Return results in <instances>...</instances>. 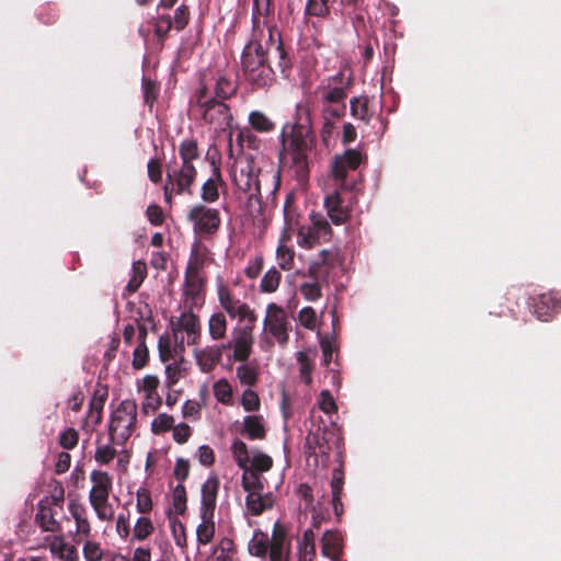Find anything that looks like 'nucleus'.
Here are the masks:
<instances>
[{
    "mask_svg": "<svg viewBox=\"0 0 561 561\" xmlns=\"http://www.w3.org/2000/svg\"><path fill=\"white\" fill-rule=\"evenodd\" d=\"M298 320L302 327L308 330H314L317 325V314L312 307H305L298 313Z\"/></svg>",
    "mask_w": 561,
    "mask_h": 561,
    "instance_id": "obj_64",
    "label": "nucleus"
},
{
    "mask_svg": "<svg viewBox=\"0 0 561 561\" xmlns=\"http://www.w3.org/2000/svg\"><path fill=\"white\" fill-rule=\"evenodd\" d=\"M331 252L328 250H322L319 253V256L316 261L311 262L309 265L307 276L312 278L313 280L318 283H329V277L331 274V271L333 268V263L330 260Z\"/></svg>",
    "mask_w": 561,
    "mask_h": 561,
    "instance_id": "obj_17",
    "label": "nucleus"
},
{
    "mask_svg": "<svg viewBox=\"0 0 561 561\" xmlns=\"http://www.w3.org/2000/svg\"><path fill=\"white\" fill-rule=\"evenodd\" d=\"M236 186L243 193H248L250 198L261 195V184L257 174L252 167L241 169L239 175H234Z\"/></svg>",
    "mask_w": 561,
    "mask_h": 561,
    "instance_id": "obj_18",
    "label": "nucleus"
},
{
    "mask_svg": "<svg viewBox=\"0 0 561 561\" xmlns=\"http://www.w3.org/2000/svg\"><path fill=\"white\" fill-rule=\"evenodd\" d=\"M179 325L188 335H198L201 330L199 318L192 311L185 312L181 316L179 320Z\"/></svg>",
    "mask_w": 561,
    "mask_h": 561,
    "instance_id": "obj_42",
    "label": "nucleus"
},
{
    "mask_svg": "<svg viewBox=\"0 0 561 561\" xmlns=\"http://www.w3.org/2000/svg\"><path fill=\"white\" fill-rule=\"evenodd\" d=\"M35 520L45 531L55 533L59 530V523L55 519L53 511L48 506L43 504L39 505Z\"/></svg>",
    "mask_w": 561,
    "mask_h": 561,
    "instance_id": "obj_32",
    "label": "nucleus"
},
{
    "mask_svg": "<svg viewBox=\"0 0 561 561\" xmlns=\"http://www.w3.org/2000/svg\"><path fill=\"white\" fill-rule=\"evenodd\" d=\"M238 88L239 84L237 80L228 75L221 73L215 79L211 96L225 102L237 94Z\"/></svg>",
    "mask_w": 561,
    "mask_h": 561,
    "instance_id": "obj_21",
    "label": "nucleus"
},
{
    "mask_svg": "<svg viewBox=\"0 0 561 561\" xmlns=\"http://www.w3.org/2000/svg\"><path fill=\"white\" fill-rule=\"evenodd\" d=\"M227 319L224 312H216L208 320V331L213 340H221L227 333Z\"/></svg>",
    "mask_w": 561,
    "mask_h": 561,
    "instance_id": "obj_33",
    "label": "nucleus"
},
{
    "mask_svg": "<svg viewBox=\"0 0 561 561\" xmlns=\"http://www.w3.org/2000/svg\"><path fill=\"white\" fill-rule=\"evenodd\" d=\"M219 484L218 477L213 474L202 485L201 518L214 517Z\"/></svg>",
    "mask_w": 561,
    "mask_h": 561,
    "instance_id": "obj_14",
    "label": "nucleus"
},
{
    "mask_svg": "<svg viewBox=\"0 0 561 561\" xmlns=\"http://www.w3.org/2000/svg\"><path fill=\"white\" fill-rule=\"evenodd\" d=\"M270 538L266 533L256 529L249 541L248 550L251 556L265 558L270 553Z\"/></svg>",
    "mask_w": 561,
    "mask_h": 561,
    "instance_id": "obj_27",
    "label": "nucleus"
},
{
    "mask_svg": "<svg viewBox=\"0 0 561 561\" xmlns=\"http://www.w3.org/2000/svg\"><path fill=\"white\" fill-rule=\"evenodd\" d=\"M329 0H308L306 4V14L323 18L329 14Z\"/></svg>",
    "mask_w": 561,
    "mask_h": 561,
    "instance_id": "obj_54",
    "label": "nucleus"
},
{
    "mask_svg": "<svg viewBox=\"0 0 561 561\" xmlns=\"http://www.w3.org/2000/svg\"><path fill=\"white\" fill-rule=\"evenodd\" d=\"M100 520H112L114 517L113 506L108 503V499L90 503Z\"/></svg>",
    "mask_w": 561,
    "mask_h": 561,
    "instance_id": "obj_53",
    "label": "nucleus"
},
{
    "mask_svg": "<svg viewBox=\"0 0 561 561\" xmlns=\"http://www.w3.org/2000/svg\"><path fill=\"white\" fill-rule=\"evenodd\" d=\"M136 496H137V504H136L137 511L140 514H147V513L151 512L152 500H151V494H150L149 490H147L145 488H140L137 490Z\"/></svg>",
    "mask_w": 561,
    "mask_h": 561,
    "instance_id": "obj_60",
    "label": "nucleus"
},
{
    "mask_svg": "<svg viewBox=\"0 0 561 561\" xmlns=\"http://www.w3.org/2000/svg\"><path fill=\"white\" fill-rule=\"evenodd\" d=\"M185 369L180 366V363H171L165 366V385L172 389L179 380L184 376Z\"/></svg>",
    "mask_w": 561,
    "mask_h": 561,
    "instance_id": "obj_52",
    "label": "nucleus"
},
{
    "mask_svg": "<svg viewBox=\"0 0 561 561\" xmlns=\"http://www.w3.org/2000/svg\"><path fill=\"white\" fill-rule=\"evenodd\" d=\"M226 186L220 168L215 165L213 175L202 185L201 198L205 203H215L219 198V187Z\"/></svg>",
    "mask_w": 561,
    "mask_h": 561,
    "instance_id": "obj_20",
    "label": "nucleus"
},
{
    "mask_svg": "<svg viewBox=\"0 0 561 561\" xmlns=\"http://www.w3.org/2000/svg\"><path fill=\"white\" fill-rule=\"evenodd\" d=\"M174 419L167 413H160L151 424V431L154 434H162L173 428Z\"/></svg>",
    "mask_w": 561,
    "mask_h": 561,
    "instance_id": "obj_56",
    "label": "nucleus"
},
{
    "mask_svg": "<svg viewBox=\"0 0 561 561\" xmlns=\"http://www.w3.org/2000/svg\"><path fill=\"white\" fill-rule=\"evenodd\" d=\"M363 161L362 153L356 149H346L342 154H335L331 163V176L337 188L352 191L356 182L350 175L358 169Z\"/></svg>",
    "mask_w": 561,
    "mask_h": 561,
    "instance_id": "obj_8",
    "label": "nucleus"
},
{
    "mask_svg": "<svg viewBox=\"0 0 561 561\" xmlns=\"http://www.w3.org/2000/svg\"><path fill=\"white\" fill-rule=\"evenodd\" d=\"M186 490L182 483H179L173 490V507L176 514L182 515L186 511Z\"/></svg>",
    "mask_w": 561,
    "mask_h": 561,
    "instance_id": "obj_58",
    "label": "nucleus"
},
{
    "mask_svg": "<svg viewBox=\"0 0 561 561\" xmlns=\"http://www.w3.org/2000/svg\"><path fill=\"white\" fill-rule=\"evenodd\" d=\"M137 403L135 400H123L111 414L108 424L110 442L125 446L137 426Z\"/></svg>",
    "mask_w": 561,
    "mask_h": 561,
    "instance_id": "obj_6",
    "label": "nucleus"
},
{
    "mask_svg": "<svg viewBox=\"0 0 561 561\" xmlns=\"http://www.w3.org/2000/svg\"><path fill=\"white\" fill-rule=\"evenodd\" d=\"M108 391L106 387H100L94 390L93 397L90 401V413H96L95 423L100 424L102 420V412L107 399Z\"/></svg>",
    "mask_w": 561,
    "mask_h": 561,
    "instance_id": "obj_37",
    "label": "nucleus"
},
{
    "mask_svg": "<svg viewBox=\"0 0 561 561\" xmlns=\"http://www.w3.org/2000/svg\"><path fill=\"white\" fill-rule=\"evenodd\" d=\"M299 550H300V553L304 554L305 559L307 558L308 554H310L309 560H311L312 557L314 556V553H316L314 533L311 529H307L304 531Z\"/></svg>",
    "mask_w": 561,
    "mask_h": 561,
    "instance_id": "obj_62",
    "label": "nucleus"
},
{
    "mask_svg": "<svg viewBox=\"0 0 561 561\" xmlns=\"http://www.w3.org/2000/svg\"><path fill=\"white\" fill-rule=\"evenodd\" d=\"M280 144V160L289 159L297 180L305 182L309 176V153L316 145V135L307 108H298L296 121L283 127Z\"/></svg>",
    "mask_w": 561,
    "mask_h": 561,
    "instance_id": "obj_2",
    "label": "nucleus"
},
{
    "mask_svg": "<svg viewBox=\"0 0 561 561\" xmlns=\"http://www.w3.org/2000/svg\"><path fill=\"white\" fill-rule=\"evenodd\" d=\"M234 551V542L230 538H222L215 549V554L218 561H230L231 554Z\"/></svg>",
    "mask_w": 561,
    "mask_h": 561,
    "instance_id": "obj_55",
    "label": "nucleus"
},
{
    "mask_svg": "<svg viewBox=\"0 0 561 561\" xmlns=\"http://www.w3.org/2000/svg\"><path fill=\"white\" fill-rule=\"evenodd\" d=\"M339 190L340 188L336 187L332 194L325 196L324 198V207L327 209L328 216L336 226L345 224L350 218V210L347 207L343 206V199Z\"/></svg>",
    "mask_w": 561,
    "mask_h": 561,
    "instance_id": "obj_16",
    "label": "nucleus"
},
{
    "mask_svg": "<svg viewBox=\"0 0 561 561\" xmlns=\"http://www.w3.org/2000/svg\"><path fill=\"white\" fill-rule=\"evenodd\" d=\"M241 469L243 470L241 484L245 492L264 490V483L260 472L250 469L249 466Z\"/></svg>",
    "mask_w": 561,
    "mask_h": 561,
    "instance_id": "obj_34",
    "label": "nucleus"
},
{
    "mask_svg": "<svg viewBox=\"0 0 561 561\" xmlns=\"http://www.w3.org/2000/svg\"><path fill=\"white\" fill-rule=\"evenodd\" d=\"M90 478L93 485L89 493V502L108 499L113 488L111 476L106 471L93 470Z\"/></svg>",
    "mask_w": 561,
    "mask_h": 561,
    "instance_id": "obj_15",
    "label": "nucleus"
},
{
    "mask_svg": "<svg viewBox=\"0 0 561 561\" xmlns=\"http://www.w3.org/2000/svg\"><path fill=\"white\" fill-rule=\"evenodd\" d=\"M214 396L217 401L226 404L231 401L232 398V388L227 379H219L214 383Z\"/></svg>",
    "mask_w": 561,
    "mask_h": 561,
    "instance_id": "obj_45",
    "label": "nucleus"
},
{
    "mask_svg": "<svg viewBox=\"0 0 561 561\" xmlns=\"http://www.w3.org/2000/svg\"><path fill=\"white\" fill-rule=\"evenodd\" d=\"M196 363L203 373H210L221 360V348L207 346L195 352Z\"/></svg>",
    "mask_w": 561,
    "mask_h": 561,
    "instance_id": "obj_22",
    "label": "nucleus"
},
{
    "mask_svg": "<svg viewBox=\"0 0 561 561\" xmlns=\"http://www.w3.org/2000/svg\"><path fill=\"white\" fill-rule=\"evenodd\" d=\"M268 30V36L263 43V30L252 28L251 38L244 46L241 54V70L244 80L253 90L268 89L276 81L275 69L272 62L275 61L276 68L285 73L293 67L291 58L284 47L279 32L263 22Z\"/></svg>",
    "mask_w": 561,
    "mask_h": 561,
    "instance_id": "obj_1",
    "label": "nucleus"
},
{
    "mask_svg": "<svg viewBox=\"0 0 561 561\" xmlns=\"http://www.w3.org/2000/svg\"><path fill=\"white\" fill-rule=\"evenodd\" d=\"M353 84V73L345 68L321 81L317 92L321 96L323 116L340 118L345 115V101Z\"/></svg>",
    "mask_w": 561,
    "mask_h": 561,
    "instance_id": "obj_4",
    "label": "nucleus"
},
{
    "mask_svg": "<svg viewBox=\"0 0 561 561\" xmlns=\"http://www.w3.org/2000/svg\"><path fill=\"white\" fill-rule=\"evenodd\" d=\"M248 510L255 516L261 515L273 505L272 494L262 495V491L248 492L245 497Z\"/></svg>",
    "mask_w": 561,
    "mask_h": 561,
    "instance_id": "obj_25",
    "label": "nucleus"
},
{
    "mask_svg": "<svg viewBox=\"0 0 561 561\" xmlns=\"http://www.w3.org/2000/svg\"><path fill=\"white\" fill-rule=\"evenodd\" d=\"M323 240L311 225L298 227L297 243L300 248L312 249Z\"/></svg>",
    "mask_w": 561,
    "mask_h": 561,
    "instance_id": "obj_30",
    "label": "nucleus"
},
{
    "mask_svg": "<svg viewBox=\"0 0 561 561\" xmlns=\"http://www.w3.org/2000/svg\"><path fill=\"white\" fill-rule=\"evenodd\" d=\"M180 167H168L163 186L164 199L171 205L173 195L192 194V186L197 178L194 161L201 157L198 142L195 138H186L179 146Z\"/></svg>",
    "mask_w": 561,
    "mask_h": 561,
    "instance_id": "obj_3",
    "label": "nucleus"
},
{
    "mask_svg": "<svg viewBox=\"0 0 561 561\" xmlns=\"http://www.w3.org/2000/svg\"><path fill=\"white\" fill-rule=\"evenodd\" d=\"M82 552L87 561H102L104 554L100 543L90 540L84 543Z\"/></svg>",
    "mask_w": 561,
    "mask_h": 561,
    "instance_id": "obj_63",
    "label": "nucleus"
},
{
    "mask_svg": "<svg viewBox=\"0 0 561 561\" xmlns=\"http://www.w3.org/2000/svg\"><path fill=\"white\" fill-rule=\"evenodd\" d=\"M205 284L206 280L202 275L185 274L184 296L196 302L204 290Z\"/></svg>",
    "mask_w": 561,
    "mask_h": 561,
    "instance_id": "obj_28",
    "label": "nucleus"
},
{
    "mask_svg": "<svg viewBox=\"0 0 561 561\" xmlns=\"http://www.w3.org/2000/svg\"><path fill=\"white\" fill-rule=\"evenodd\" d=\"M299 289L308 301H316L322 297L321 284L316 280L301 284Z\"/></svg>",
    "mask_w": 561,
    "mask_h": 561,
    "instance_id": "obj_59",
    "label": "nucleus"
},
{
    "mask_svg": "<svg viewBox=\"0 0 561 561\" xmlns=\"http://www.w3.org/2000/svg\"><path fill=\"white\" fill-rule=\"evenodd\" d=\"M114 443L108 440L106 445H99L95 449L94 459L100 465H108L116 457Z\"/></svg>",
    "mask_w": 561,
    "mask_h": 561,
    "instance_id": "obj_44",
    "label": "nucleus"
},
{
    "mask_svg": "<svg viewBox=\"0 0 561 561\" xmlns=\"http://www.w3.org/2000/svg\"><path fill=\"white\" fill-rule=\"evenodd\" d=\"M249 124L257 133H270L275 129V123L261 111L250 113Z\"/></svg>",
    "mask_w": 561,
    "mask_h": 561,
    "instance_id": "obj_35",
    "label": "nucleus"
},
{
    "mask_svg": "<svg viewBox=\"0 0 561 561\" xmlns=\"http://www.w3.org/2000/svg\"><path fill=\"white\" fill-rule=\"evenodd\" d=\"M147 277V265L144 261H137L133 264V275L127 283L126 290L129 294L136 293Z\"/></svg>",
    "mask_w": 561,
    "mask_h": 561,
    "instance_id": "obj_36",
    "label": "nucleus"
},
{
    "mask_svg": "<svg viewBox=\"0 0 561 561\" xmlns=\"http://www.w3.org/2000/svg\"><path fill=\"white\" fill-rule=\"evenodd\" d=\"M142 90L145 104H147L151 108L158 99L159 85L156 81L149 78H144Z\"/></svg>",
    "mask_w": 561,
    "mask_h": 561,
    "instance_id": "obj_48",
    "label": "nucleus"
},
{
    "mask_svg": "<svg viewBox=\"0 0 561 561\" xmlns=\"http://www.w3.org/2000/svg\"><path fill=\"white\" fill-rule=\"evenodd\" d=\"M153 26L156 36L161 42H163L173 27V22L170 14L159 15L157 19H154Z\"/></svg>",
    "mask_w": 561,
    "mask_h": 561,
    "instance_id": "obj_46",
    "label": "nucleus"
},
{
    "mask_svg": "<svg viewBox=\"0 0 561 561\" xmlns=\"http://www.w3.org/2000/svg\"><path fill=\"white\" fill-rule=\"evenodd\" d=\"M533 313L541 321H549L561 309V296L557 291L543 293L529 299Z\"/></svg>",
    "mask_w": 561,
    "mask_h": 561,
    "instance_id": "obj_12",
    "label": "nucleus"
},
{
    "mask_svg": "<svg viewBox=\"0 0 561 561\" xmlns=\"http://www.w3.org/2000/svg\"><path fill=\"white\" fill-rule=\"evenodd\" d=\"M278 266L284 271H289L294 266L295 252L285 244H279L276 250Z\"/></svg>",
    "mask_w": 561,
    "mask_h": 561,
    "instance_id": "obj_43",
    "label": "nucleus"
},
{
    "mask_svg": "<svg viewBox=\"0 0 561 561\" xmlns=\"http://www.w3.org/2000/svg\"><path fill=\"white\" fill-rule=\"evenodd\" d=\"M195 112L205 124L214 125L216 129L225 130L232 122L230 107L221 100L213 98L205 83H201L195 93Z\"/></svg>",
    "mask_w": 561,
    "mask_h": 561,
    "instance_id": "obj_5",
    "label": "nucleus"
},
{
    "mask_svg": "<svg viewBox=\"0 0 561 561\" xmlns=\"http://www.w3.org/2000/svg\"><path fill=\"white\" fill-rule=\"evenodd\" d=\"M250 469L256 472H266L273 467V459L264 453H256L249 463Z\"/></svg>",
    "mask_w": 561,
    "mask_h": 561,
    "instance_id": "obj_51",
    "label": "nucleus"
},
{
    "mask_svg": "<svg viewBox=\"0 0 561 561\" xmlns=\"http://www.w3.org/2000/svg\"><path fill=\"white\" fill-rule=\"evenodd\" d=\"M299 213L296 205V196L295 193L290 192L286 195V199L284 203V220L286 225V229L293 230L298 226Z\"/></svg>",
    "mask_w": 561,
    "mask_h": 561,
    "instance_id": "obj_31",
    "label": "nucleus"
},
{
    "mask_svg": "<svg viewBox=\"0 0 561 561\" xmlns=\"http://www.w3.org/2000/svg\"><path fill=\"white\" fill-rule=\"evenodd\" d=\"M282 274L276 267L270 268L261 279L260 290L262 293H274L277 290Z\"/></svg>",
    "mask_w": 561,
    "mask_h": 561,
    "instance_id": "obj_38",
    "label": "nucleus"
},
{
    "mask_svg": "<svg viewBox=\"0 0 561 561\" xmlns=\"http://www.w3.org/2000/svg\"><path fill=\"white\" fill-rule=\"evenodd\" d=\"M204 265L205 259L199 255L197 247H194L191 251L185 274L201 275V271L203 270Z\"/></svg>",
    "mask_w": 561,
    "mask_h": 561,
    "instance_id": "obj_57",
    "label": "nucleus"
},
{
    "mask_svg": "<svg viewBox=\"0 0 561 561\" xmlns=\"http://www.w3.org/2000/svg\"><path fill=\"white\" fill-rule=\"evenodd\" d=\"M264 330L273 336L279 345L285 346L288 343L291 325L283 307L274 302L267 305Z\"/></svg>",
    "mask_w": 561,
    "mask_h": 561,
    "instance_id": "obj_11",
    "label": "nucleus"
},
{
    "mask_svg": "<svg viewBox=\"0 0 561 561\" xmlns=\"http://www.w3.org/2000/svg\"><path fill=\"white\" fill-rule=\"evenodd\" d=\"M274 14L273 0H253L252 28H261V18H270Z\"/></svg>",
    "mask_w": 561,
    "mask_h": 561,
    "instance_id": "obj_29",
    "label": "nucleus"
},
{
    "mask_svg": "<svg viewBox=\"0 0 561 561\" xmlns=\"http://www.w3.org/2000/svg\"><path fill=\"white\" fill-rule=\"evenodd\" d=\"M187 220L192 224L194 233L202 238L214 237L221 226L219 210L204 204L192 206L187 213Z\"/></svg>",
    "mask_w": 561,
    "mask_h": 561,
    "instance_id": "obj_9",
    "label": "nucleus"
},
{
    "mask_svg": "<svg viewBox=\"0 0 561 561\" xmlns=\"http://www.w3.org/2000/svg\"><path fill=\"white\" fill-rule=\"evenodd\" d=\"M343 437L337 430L329 427L321 421L316 430H310L306 436L305 447L309 457L321 456L328 461L331 450L335 449L341 454Z\"/></svg>",
    "mask_w": 561,
    "mask_h": 561,
    "instance_id": "obj_7",
    "label": "nucleus"
},
{
    "mask_svg": "<svg viewBox=\"0 0 561 561\" xmlns=\"http://www.w3.org/2000/svg\"><path fill=\"white\" fill-rule=\"evenodd\" d=\"M255 327L237 325L232 330L233 337V359L244 363L252 354L254 343L253 331Z\"/></svg>",
    "mask_w": 561,
    "mask_h": 561,
    "instance_id": "obj_13",
    "label": "nucleus"
},
{
    "mask_svg": "<svg viewBox=\"0 0 561 561\" xmlns=\"http://www.w3.org/2000/svg\"><path fill=\"white\" fill-rule=\"evenodd\" d=\"M287 538V531L284 525L276 522L273 527L272 538L270 539V560L282 561L284 546Z\"/></svg>",
    "mask_w": 561,
    "mask_h": 561,
    "instance_id": "obj_23",
    "label": "nucleus"
},
{
    "mask_svg": "<svg viewBox=\"0 0 561 561\" xmlns=\"http://www.w3.org/2000/svg\"><path fill=\"white\" fill-rule=\"evenodd\" d=\"M149 360V351L146 343H139L133 353V367L142 369Z\"/></svg>",
    "mask_w": 561,
    "mask_h": 561,
    "instance_id": "obj_61",
    "label": "nucleus"
},
{
    "mask_svg": "<svg viewBox=\"0 0 561 561\" xmlns=\"http://www.w3.org/2000/svg\"><path fill=\"white\" fill-rule=\"evenodd\" d=\"M242 435H247V437L251 440L254 439H264L266 436V430L263 424L262 415H248L243 419V430L241 431Z\"/></svg>",
    "mask_w": 561,
    "mask_h": 561,
    "instance_id": "obj_24",
    "label": "nucleus"
},
{
    "mask_svg": "<svg viewBox=\"0 0 561 561\" xmlns=\"http://www.w3.org/2000/svg\"><path fill=\"white\" fill-rule=\"evenodd\" d=\"M237 377L242 385L251 387L257 381V370L250 365L243 364L237 367Z\"/></svg>",
    "mask_w": 561,
    "mask_h": 561,
    "instance_id": "obj_47",
    "label": "nucleus"
},
{
    "mask_svg": "<svg viewBox=\"0 0 561 561\" xmlns=\"http://www.w3.org/2000/svg\"><path fill=\"white\" fill-rule=\"evenodd\" d=\"M215 535L214 517L202 518V524L196 529L197 541L201 545L211 542Z\"/></svg>",
    "mask_w": 561,
    "mask_h": 561,
    "instance_id": "obj_39",
    "label": "nucleus"
},
{
    "mask_svg": "<svg viewBox=\"0 0 561 561\" xmlns=\"http://www.w3.org/2000/svg\"><path fill=\"white\" fill-rule=\"evenodd\" d=\"M343 537L339 530H327L321 539L322 554L332 561H339L343 552Z\"/></svg>",
    "mask_w": 561,
    "mask_h": 561,
    "instance_id": "obj_19",
    "label": "nucleus"
},
{
    "mask_svg": "<svg viewBox=\"0 0 561 561\" xmlns=\"http://www.w3.org/2000/svg\"><path fill=\"white\" fill-rule=\"evenodd\" d=\"M310 225L314 227L317 233H319L323 240H329L332 236V228L328 220L321 215L314 213L310 215Z\"/></svg>",
    "mask_w": 561,
    "mask_h": 561,
    "instance_id": "obj_49",
    "label": "nucleus"
},
{
    "mask_svg": "<svg viewBox=\"0 0 561 561\" xmlns=\"http://www.w3.org/2000/svg\"><path fill=\"white\" fill-rule=\"evenodd\" d=\"M351 115L363 121L365 124H369L374 112L369 107V99L366 95L355 96L350 101Z\"/></svg>",
    "mask_w": 561,
    "mask_h": 561,
    "instance_id": "obj_26",
    "label": "nucleus"
},
{
    "mask_svg": "<svg viewBox=\"0 0 561 561\" xmlns=\"http://www.w3.org/2000/svg\"><path fill=\"white\" fill-rule=\"evenodd\" d=\"M153 530V524L148 517H139L134 526V537L137 540H145Z\"/></svg>",
    "mask_w": 561,
    "mask_h": 561,
    "instance_id": "obj_50",
    "label": "nucleus"
},
{
    "mask_svg": "<svg viewBox=\"0 0 561 561\" xmlns=\"http://www.w3.org/2000/svg\"><path fill=\"white\" fill-rule=\"evenodd\" d=\"M231 451H232L234 461L240 469L249 466L251 459H250L248 446L244 442H242L240 439H234L231 445Z\"/></svg>",
    "mask_w": 561,
    "mask_h": 561,
    "instance_id": "obj_40",
    "label": "nucleus"
},
{
    "mask_svg": "<svg viewBox=\"0 0 561 561\" xmlns=\"http://www.w3.org/2000/svg\"><path fill=\"white\" fill-rule=\"evenodd\" d=\"M217 293L221 308L231 319H238L239 325L255 327L257 316L247 302L237 298L226 285L220 284Z\"/></svg>",
    "mask_w": 561,
    "mask_h": 561,
    "instance_id": "obj_10",
    "label": "nucleus"
},
{
    "mask_svg": "<svg viewBox=\"0 0 561 561\" xmlns=\"http://www.w3.org/2000/svg\"><path fill=\"white\" fill-rule=\"evenodd\" d=\"M297 362L299 364L300 379L307 386L312 383L311 373L313 369V362L309 358L306 352H298Z\"/></svg>",
    "mask_w": 561,
    "mask_h": 561,
    "instance_id": "obj_41",
    "label": "nucleus"
}]
</instances>
